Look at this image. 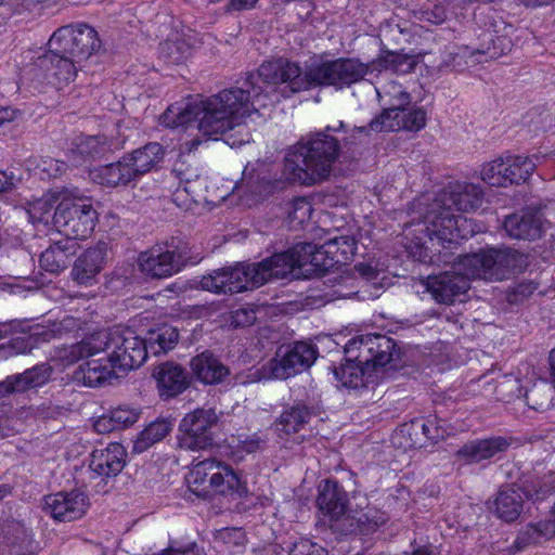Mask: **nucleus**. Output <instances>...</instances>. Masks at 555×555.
Here are the masks:
<instances>
[{
  "instance_id": "obj_56",
  "label": "nucleus",
  "mask_w": 555,
  "mask_h": 555,
  "mask_svg": "<svg viewBox=\"0 0 555 555\" xmlns=\"http://www.w3.org/2000/svg\"><path fill=\"white\" fill-rule=\"evenodd\" d=\"M53 204L48 198H40L36 201L31 208L30 214L34 218L41 222H48L53 209Z\"/></svg>"
},
{
  "instance_id": "obj_16",
  "label": "nucleus",
  "mask_w": 555,
  "mask_h": 555,
  "mask_svg": "<svg viewBox=\"0 0 555 555\" xmlns=\"http://www.w3.org/2000/svg\"><path fill=\"white\" fill-rule=\"evenodd\" d=\"M440 261L444 264H451L452 271L428 276L424 281V285L436 302L452 305L457 297L467 292L472 276L462 273L457 268L459 256L454 258L447 251H439L437 262Z\"/></svg>"
},
{
  "instance_id": "obj_14",
  "label": "nucleus",
  "mask_w": 555,
  "mask_h": 555,
  "mask_svg": "<svg viewBox=\"0 0 555 555\" xmlns=\"http://www.w3.org/2000/svg\"><path fill=\"white\" fill-rule=\"evenodd\" d=\"M218 415L212 408H198L186 413L178 427V447L189 451H201L214 444V428Z\"/></svg>"
},
{
  "instance_id": "obj_29",
  "label": "nucleus",
  "mask_w": 555,
  "mask_h": 555,
  "mask_svg": "<svg viewBox=\"0 0 555 555\" xmlns=\"http://www.w3.org/2000/svg\"><path fill=\"white\" fill-rule=\"evenodd\" d=\"M190 366L196 379L206 385L222 383L230 374L229 367L210 351L193 357Z\"/></svg>"
},
{
  "instance_id": "obj_4",
  "label": "nucleus",
  "mask_w": 555,
  "mask_h": 555,
  "mask_svg": "<svg viewBox=\"0 0 555 555\" xmlns=\"http://www.w3.org/2000/svg\"><path fill=\"white\" fill-rule=\"evenodd\" d=\"M344 121L327 126L324 131L307 135L284 157V175L301 185H313L326 180L340 153L339 141L328 132L345 130Z\"/></svg>"
},
{
  "instance_id": "obj_39",
  "label": "nucleus",
  "mask_w": 555,
  "mask_h": 555,
  "mask_svg": "<svg viewBox=\"0 0 555 555\" xmlns=\"http://www.w3.org/2000/svg\"><path fill=\"white\" fill-rule=\"evenodd\" d=\"M171 173L178 179V188L176 190V196L179 197L181 192L186 193L194 197L197 190L201 188L199 171L198 168L192 167L183 160L175 163Z\"/></svg>"
},
{
  "instance_id": "obj_61",
  "label": "nucleus",
  "mask_w": 555,
  "mask_h": 555,
  "mask_svg": "<svg viewBox=\"0 0 555 555\" xmlns=\"http://www.w3.org/2000/svg\"><path fill=\"white\" fill-rule=\"evenodd\" d=\"M258 0H230L229 10L231 11H244L250 10L255 7Z\"/></svg>"
},
{
  "instance_id": "obj_55",
  "label": "nucleus",
  "mask_w": 555,
  "mask_h": 555,
  "mask_svg": "<svg viewBox=\"0 0 555 555\" xmlns=\"http://www.w3.org/2000/svg\"><path fill=\"white\" fill-rule=\"evenodd\" d=\"M354 272H357L364 281L377 283L379 274L383 269H379L376 264L371 262H360L354 266Z\"/></svg>"
},
{
  "instance_id": "obj_33",
  "label": "nucleus",
  "mask_w": 555,
  "mask_h": 555,
  "mask_svg": "<svg viewBox=\"0 0 555 555\" xmlns=\"http://www.w3.org/2000/svg\"><path fill=\"white\" fill-rule=\"evenodd\" d=\"M179 339V332L171 325L164 324L157 328L150 330L146 336L142 338L149 354L158 357L172 350Z\"/></svg>"
},
{
  "instance_id": "obj_40",
  "label": "nucleus",
  "mask_w": 555,
  "mask_h": 555,
  "mask_svg": "<svg viewBox=\"0 0 555 555\" xmlns=\"http://www.w3.org/2000/svg\"><path fill=\"white\" fill-rule=\"evenodd\" d=\"M312 83L308 74L306 78L301 77L300 68L296 64L286 63L285 66L280 62V93L288 96L291 93L306 89Z\"/></svg>"
},
{
  "instance_id": "obj_28",
  "label": "nucleus",
  "mask_w": 555,
  "mask_h": 555,
  "mask_svg": "<svg viewBox=\"0 0 555 555\" xmlns=\"http://www.w3.org/2000/svg\"><path fill=\"white\" fill-rule=\"evenodd\" d=\"M503 437H491L468 441L456 451V456L466 463H479L489 460L508 448Z\"/></svg>"
},
{
  "instance_id": "obj_1",
  "label": "nucleus",
  "mask_w": 555,
  "mask_h": 555,
  "mask_svg": "<svg viewBox=\"0 0 555 555\" xmlns=\"http://www.w3.org/2000/svg\"><path fill=\"white\" fill-rule=\"evenodd\" d=\"M278 92V62H263L257 75L249 74L243 87L224 89L206 101H188L170 105L160 116L169 128L191 126L205 137L224 135L231 147L248 143L251 135L243 119L251 112L274 106Z\"/></svg>"
},
{
  "instance_id": "obj_46",
  "label": "nucleus",
  "mask_w": 555,
  "mask_h": 555,
  "mask_svg": "<svg viewBox=\"0 0 555 555\" xmlns=\"http://www.w3.org/2000/svg\"><path fill=\"white\" fill-rule=\"evenodd\" d=\"M192 53V47L185 39H169L160 44L159 55L169 64H180Z\"/></svg>"
},
{
  "instance_id": "obj_32",
  "label": "nucleus",
  "mask_w": 555,
  "mask_h": 555,
  "mask_svg": "<svg viewBox=\"0 0 555 555\" xmlns=\"http://www.w3.org/2000/svg\"><path fill=\"white\" fill-rule=\"evenodd\" d=\"M165 151L163 146L157 142H151L125 155V159H127L130 165L134 178L139 179L162 163Z\"/></svg>"
},
{
  "instance_id": "obj_41",
  "label": "nucleus",
  "mask_w": 555,
  "mask_h": 555,
  "mask_svg": "<svg viewBox=\"0 0 555 555\" xmlns=\"http://www.w3.org/2000/svg\"><path fill=\"white\" fill-rule=\"evenodd\" d=\"M68 242L62 241L48 247L40 256V266L48 272L59 273L66 269L69 260Z\"/></svg>"
},
{
  "instance_id": "obj_36",
  "label": "nucleus",
  "mask_w": 555,
  "mask_h": 555,
  "mask_svg": "<svg viewBox=\"0 0 555 555\" xmlns=\"http://www.w3.org/2000/svg\"><path fill=\"white\" fill-rule=\"evenodd\" d=\"M375 89L378 101L383 106L382 113H388L390 109H399L411 104L410 93L395 80H389Z\"/></svg>"
},
{
  "instance_id": "obj_63",
  "label": "nucleus",
  "mask_w": 555,
  "mask_h": 555,
  "mask_svg": "<svg viewBox=\"0 0 555 555\" xmlns=\"http://www.w3.org/2000/svg\"><path fill=\"white\" fill-rule=\"evenodd\" d=\"M15 119V111L11 107L0 106V127L5 122L13 121Z\"/></svg>"
},
{
  "instance_id": "obj_13",
  "label": "nucleus",
  "mask_w": 555,
  "mask_h": 555,
  "mask_svg": "<svg viewBox=\"0 0 555 555\" xmlns=\"http://www.w3.org/2000/svg\"><path fill=\"white\" fill-rule=\"evenodd\" d=\"M96 211L81 199H63L54 208L52 222L69 240H85L95 227Z\"/></svg>"
},
{
  "instance_id": "obj_18",
  "label": "nucleus",
  "mask_w": 555,
  "mask_h": 555,
  "mask_svg": "<svg viewBox=\"0 0 555 555\" xmlns=\"http://www.w3.org/2000/svg\"><path fill=\"white\" fill-rule=\"evenodd\" d=\"M108 257V245L100 241L86 249L74 262L70 275L81 286H92L99 282Z\"/></svg>"
},
{
  "instance_id": "obj_20",
  "label": "nucleus",
  "mask_w": 555,
  "mask_h": 555,
  "mask_svg": "<svg viewBox=\"0 0 555 555\" xmlns=\"http://www.w3.org/2000/svg\"><path fill=\"white\" fill-rule=\"evenodd\" d=\"M333 374L338 388L354 391L376 385L384 376L379 372L347 359L345 363L333 369Z\"/></svg>"
},
{
  "instance_id": "obj_50",
  "label": "nucleus",
  "mask_w": 555,
  "mask_h": 555,
  "mask_svg": "<svg viewBox=\"0 0 555 555\" xmlns=\"http://www.w3.org/2000/svg\"><path fill=\"white\" fill-rule=\"evenodd\" d=\"M489 41L492 42V46H488L483 49H477V50H470L469 48H462L461 54L463 57H469L472 59L473 63H481L482 59L481 56H486L487 59H496L499 57L502 52L503 48H501L502 40L498 38L496 41L492 39V34H489Z\"/></svg>"
},
{
  "instance_id": "obj_31",
  "label": "nucleus",
  "mask_w": 555,
  "mask_h": 555,
  "mask_svg": "<svg viewBox=\"0 0 555 555\" xmlns=\"http://www.w3.org/2000/svg\"><path fill=\"white\" fill-rule=\"evenodd\" d=\"M524 507V493L519 488H502L499 490L491 509L505 522L515 521Z\"/></svg>"
},
{
  "instance_id": "obj_15",
  "label": "nucleus",
  "mask_w": 555,
  "mask_h": 555,
  "mask_svg": "<svg viewBox=\"0 0 555 555\" xmlns=\"http://www.w3.org/2000/svg\"><path fill=\"white\" fill-rule=\"evenodd\" d=\"M427 112L420 106H402L399 109H390L388 113H380L373 118L367 126L354 127L352 134L348 138L350 142L357 138L356 134L369 135L371 131H399L405 130L418 132L425 128Z\"/></svg>"
},
{
  "instance_id": "obj_12",
  "label": "nucleus",
  "mask_w": 555,
  "mask_h": 555,
  "mask_svg": "<svg viewBox=\"0 0 555 555\" xmlns=\"http://www.w3.org/2000/svg\"><path fill=\"white\" fill-rule=\"evenodd\" d=\"M371 72V65L360 59L339 57L312 66L308 78L314 85L343 90L361 82Z\"/></svg>"
},
{
  "instance_id": "obj_27",
  "label": "nucleus",
  "mask_w": 555,
  "mask_h": 555,
  "mask_svg": "<svg viewBox=\"0 0 555 555\" xmlns=\"http://www.w3.org/2000/svg\"><path fill=\"white\" fill-rule=\"evenodd\" d=\"M111 151V144L103 135H79L72 145L67 155L73 166H80L87 160H94L105 156Z\"/></svg>"
},
{
  "instance_id": "obj_44",
  "label": "nucleus",
  "mask_w": 555,
  "mask_h": 555,
  "mask_svg": "<svg viewBox=\"0 0 555 555\" xmlns=\"http://www.w3.org/2000/svg\"><path fill=\"white\" fill-rule=\"evenodd\" d=\"M426 428L424 418H415L409 424H404L398 433L393 436V442L400 437L406 438L405 443L399 442L403 448H423L426 447L425 431Z\"/></svg>"
},
{
  "instance_id": "obj_3",
  "label": "nucleus",
  "mask_w": 555,
  "mask_h": 555,
  "mask_svg": "<svg viewBox=\"0 0 555 555\" xmlns=\"http://www.w3.org/2000/svg\"><path fill=\"white\" fill-rule=\"evenodd\" d=\"M101 353L108 356L121 374L140 367L147 359L142 337L133 330L120 326L98 331L76 344L64 346L59 357L66 364H74Z\"/></svg>"
},
{
  "instance_id": "obj_34",
  "label": "nucleus",
  "mask_w": 555,
  "mask_h": 555,
  "mask_svg": "<svg viewBox=\"0 0 555 555\" xmlns=\"http://www.w3.org/2000/svg\"><path fill=\"white\" fill-rule=\"evenodd\" d=\"M130 165L125 156L116 162L102 166L92 171L93 180L105 186L127 185L135 181L134 175L131 172Z\"/></svg>"
},
{
  "instance_id": "obj_38",
  "label": "nucleus",
  "mask_w": 555,
  "mask_h": 555,
  "mask_svg": "<svg viewBox=\"0 0 555 555\" xmlns=\"http://www.w3.org/2000/svg\"><path fill=\"white\" fill-rule=\"evenodd\" d=\"M504 172L507 184L525 182L537 167L539 157H525L519 155H506Z\"/></svg>"
},
{
  "instance_id": "obj_17",
  "label": "nucleus",
  "mask_w": 555,
  "mask_h": 555,
  "mask_svg": "<svg viewBox=\"0 0 555 555\" xmlns=\"http://www.w3.org/2000/svg\"><path fill=\"white\" fill-rule=\"evenodd\" d=\"M43 501L44 511L59 521H73L82 517L90 505L88 495L79 489L48 494Z\"/></svg>"
},
{
  "instance_id": "obj_23",
  "label": "nucleus",
  "mask_w": 555,
  "mask_h": 555,
  "mask_svg": "<svg viewBox=\"0 0 555 555\" xmlns=\"http://www.w3.org/2000/svg\"><path fill=\"white\" fill-rule=\"evenodd\" d=\"M20 323H0V358L30 352L38 344V337L34 334L18 332Z\"/></svg>"
},
{
  "instance_id": "obj_35",
  "label": "nucleus",
  "mask_w": 555,
  "mask_h": 555,
  "mask_svg": "<svg viewBox=\"0 0 555 555\" xmlns=\"http://www.w3.org/2000/svg\"><path fill=\"white\" fill-rule=\"evenodd\" d=\"M138 418L139 412L135 409L118 406L99 417L94 423V428L100 434L120 430L133 425Z\"/></svg>"
},
{
  "instance_id": "obj_45",
  "label": "nucleus",
  "mask_w": 555,
  "mask_h": 555,
  "mask_svg": "<svg viewBox=\"0 0 555 555\" xmlns=\"http://www.w3.org/2000/svg\"><path fill=\"white\" fill-rule=\"evenodd\" d=\"M330 254L337 259L338 264L352 259L357 250V241L347 234L334 235L326 240Z\"/></svg>"
},
{
  "instance_id": "obj_49",
  "label": "nucleus",
  "mask_w": 555,
  "mask_h": 555,
  "mask_svg": "<svg viewBox=\"0 0 555 555\" xmlns=\"http://www.w3.org/2000/svg\"><path fill=\"white\" fill-rule=\"evenodd\" d=\"M505 157L501 156L483 165L481 169V179L492 186H506L507 178L504 172Z\"/></svg>"
},
{
  "instance_id": "obj_48",
  "label": "nucleus",
  "mask_w": 555,
  "mask_h": 555,
  "mask_svg": "<svg viewBox=\"0 0 555 555\" xmlns=\"http://www.w3.org/2000/svg\"><path fill=\"white\" fill-rule=\"evenodd\" d=\"M309 417L308 409L302 404H296L285 410L280 416V425L286 434L297 433Z\"/></svg>"
},
{
  "instance_id": "obj_62",
  "label": "nucleus",
  "mask_w": 555,
  "mask_h": 555,
  "mask_svg": "<svg viewBox=\"0 0 555 555\" xmlns=\"http://www.w3.org/2000/svg\"><path fill=\"white\" fill-rule=\"evenodd\" d=\"M14 375L9 376L5 380L0 383V396L4 397L12 392H20L17 390V383L13 382Z\"/></svg>"
},
{
  "instance_id": "obj_47",
  "label": "nucleus",
  "mask_w": 555,
  "mask_h": 555,
  "mask_svg": "<svg viewBox=\"0 0 555 555\" xmlns=\"http://www.w3.org/2000/svg\"><path fill=\"white\" fill-rule=\"evenodd\" d=\"M416 65L413 56L388 52L386 55L378 60V66L386 70H392L398 74H406L414 69Z\"/></svg>"
},
{
  "instance_id": "obj_10",
  "label": "nucleus",
  "mask_w": 555,
  "mask_h": 555,
  "mask_svg": "<svg viewBox=\"0 0 555 555\" xmlns=\"http://www.w3.org/2000/svg\"><path fill=\"white\" fill-rule=\"evenodd\" d=\"M191 490L198 496L206 498L211 491L220 494H238L246 492L238 475L225 464L207 459L196 463L189 476Z\"/></svg>"
},
{
  "instance_id": "obj_11",
  "label": "nucleus",
  "mask_w": 555,
  "mask_h": 555,
  "mask_svg": "<svg viewBox=\"0 0 555 555\" xmlns=\"http://www.w3.org/2000/svg\"><path fill=\"white\" fill-rule=\"evenodd\" d=\"M192 259L188 243L172 238L162 245H155L138 257L142 273L152 279L169 278L182 270Z\"/></svg>"
},
{
  "instance_id": "obj_8",
  "label": "nucleus",
  "mask_w": 555,
  "mask_h": 555,
  "mask_svg": "<svg viewBox=\"0 0 555 555\" xmlns=\"http://www.w3.org/2000/svg\"><path fill=\"white\" fill-rule=\"evenodd\" d=\"M338 264L330 254L326 241L318 246L299 243L284 253H280V281L308 279L323 274Z\"/></svg>"
},
{
  "instance_id": "obj_60",
  "label": "nucleus",
  "mask_w": 555,
  "mask_h": 555,
  "mask_svg": "<svg viewBox=\"0 0 555 555\" xmlns=\"http://www.w3.org/2000/svg\"><path fill=\"white\" fill-rule=\"evenodd\" d=\"M15 188L13 173L0 170V193L9 192Z\"/></svg>"
},
{
  "instance_id": "obj_57",
  "label": "nucleus",
  "mask_w": 555,
  "mask_h": 555,
  "mask_svg": "<svg viewBox=\"0 0 555 555\" xmlns=\"http://www.w3.org/2000/svg\"><path fill=\"white\" fill-rule=\"evenodd\" d=\"M266 446V440L258 434H254L250 437H247L244 440H240L237 448L241 452L245 453H254L259 450H262Z\"/></svg>"
},
{
  "instance_id": "obj_54",
  "label": "nucleus",
  "mask_w": 555,
  "mask_h": 555,
  "mask_svg": "<svg viewBox=\"0 0 555 555\" xmlns=\"http://www.w3.org/2000/svg\"><path fill=\"white\" fill-rule=\"evenodd\" d=\"M416 14L421 21L431 24H441L447 20V11L442 4H435L433 9H421Z\"/></svg>"
},
{
  "instance_id": "obj_30",
  "label": "nucleus",
  "mask_w": 555,
  "mask_h": 555,
  "mask_svg": "<svg viewBox=\"0 0 555 555\" xmlns=\"http://www.w3.org/2000/svg\"><path fill=\"white\" fill-rule=\"evenodd\" d=\"M347 493L336 481L325 480L319 486L317 505L331 519L338 520L344 516L347 511Z\"/></svg>"
},
{
  "instance_id": "obj_42",
  "label": "nucleus",
  "mask_w": 555,
  "mask_h": 555,
  "mask_svg": "<svg viewBox=\"0 0 555 555\" xmlns=\"http://www.w3.org/2000/svg\"><path fill=\"white\" fill-rule=\"evenodd\" d=\"M555 390L546 382L534 384L525 392L526 404L538 412H544L553 406Z\"/></svg>"
},
{
  "instance_id": "obj_7",
  "label": "nucleus",
  "mask_w": 555,
  "mask_h": 555,
  "mask_svg": "<svg viewBox=\"0 0 555 555\" xmlns=\"http://www.w3.org/2000/svg\"><path fill=\"white\" fill-rule=\"evenodd\" d=\"M527 267V257L511 247H490L470 255H459L457 268L472 279L503 281Z\"/></svg>"
},
{
  "instance_id": "obj_43",
  "label": "nucleus",
  "mask_w": 555,
  "mask_h": 555,
  "mask_svg": "<svg viewBox=\"0 0 555 555\" xmlns=\"http://www.w3.org/2000/svg\"><path fill=\"white\" fill-rule=\"evenodd\" d=\"M51 374V369L47 364H39L26 370L22 374L14 375L13 382L17 383V390L21 392L44 385Z\"/></svg>"
},
{
  "instance_id": "obj_58",
  "label": "nucleus",
  "mask_w": 555,
  "mask_h": 555,
  "mask_svg": "<svg viewBox=\"0 0 555 555\" xmlns=\"http://www.w3.org/2000/svg\"><path fill=\"white\" fill-rule=\"evenodd\" d=\"M424 423L426 426L424 428L426 441L433 442L443 438L444 429L438 424L436 417L424 418Z\"/></svg>"
},
{
  "instance_id": "obj_19",
  "label": "nucleus",
  "mask_w": 555,
  "mask_h": 555,
  "mask_svg": "<svg viewBox=\"0 0 555 555\" xmlns=\"http://www.w3.org/2000/svg\"><path fill=\"white\" fill-rule=\"evenodd\" d=\"M276 173L275 160H257L245 167L238 188L243 189L246 194L264 198L276 190Z\"/></svg>"
},
{
  "instance_id": "obj_6",
  "label": "nucleus",
  "mask_w": 555,
  "mask_h": 555,
  "mask_svg": "<svg viewBox=\"0 0 555 555\" xmlns=\"http://www.w3.org/2000/svg\"><path fill=\"white\" fill-rule=\"evenodd\" d=\"M278 254L257 262H238L204 275L199 282L204 291L216 294H236L260 287L276 274Z\"/></svg>"
},
{
  "instance_id": "obj_51",
  "label": "nucleus",
  "mask_w": 555,
  "mask_h": 555,
  "mask_svg": "<svg viewBox=\"0 0 555 555\" xmlns=\"http://www.w3.org/2000/svg\"><path fill=\"white\" fill-rule=\"evenodd\" d=\"M388 520L386 513L378 509H369L362 514L358 521L365 531H374L380 526L385 525Z\"/></svg>"
},
{
  "instance_id": "obj_53",
  "label": "nucleus",
  "mask_w": 555,
  "mask_h": 555,
  "mask_svg": "<svg viewBox=\"0 0 555 555\" xmlns=\"http://www.w3.org/2000/svg\"><path fill=\"white\" fill-rule=\"evenodd\" d=\"M256 313L253 308L243 307L231 312V325L234 327H245L254 324Z\"/></svg>"
},
{
  "instance_id": "obj_25",
  "label": "nucleus",
  "mask_w": 555,
  "mask_h": 555,
  "mask_svg": "<svg viewBox=\"0 0 555 555\" xmlns=\"http://www.w3.org/2000/svg\"><path fill=\"white\" fill-rule=\"evenodd\" d=\"M117 366H113L108 356L105 359L90 360L82 363L74 372V379L88 387L102 386L105 383H112L113 379L120 377Z\"/></svg>"
},
{
  "instance_id": "obj_59",
  "label": "nucleus",
  "mask_w": 555,
  "mask_h": 555,
  "mask_svg": "<svg viewBox=\"0 0 555 555\" xmlns=\"http://www.w3.org/2000/svg\"><path fill=\"white\" fill-rule=\"evenodd\" d=\"M67 163L59 159H46L42 162V171L47 172L50 178H56L63 175L67 169Z\"/></svg>"
},
{
  "instance_id": "obj_52",
  "label": "nucleus",
  "mask_w": 555,
  "mask_h": 555,
  "mask_svg": "<svg viewBox=\"0 0 555 555\" xmlns=\"http://www.w3.org/2000/svg\"><path fill=\"white\" fill-rule=\"evenodd\" d=\"M288 555H327V552L317 543L309 540H300L294 543Z\"/></svg>"
},
{
  "instance_id": "obj_22",
  "label": "nucleus",
  "mask_w": 555,
  "mask_h": 555,
  "mask_svg": "<svg viewBox=\"0 0 555 555\" xmlns=\"http://www.w3.org/2000/svg\"><path fill=\"white\" fill-rule=\"evenodd\" d=\"M317 357L318 349L311 344L297 341L287 346L280 359V379L302 373L314 363Z\"/></svg>"
},
{
  "instance_id": "obj_64",
  "label": "nucleus",
  "mask_w": 555,
  "mask_h": 555,
  "mask_svg": "<svg viewBox=\"0 0 555 555\" xmlns=\"http://www.w3.org/2000/svg\"><path fill=\"white\" fill-rule=\"evenodd\" d=\"M415 238H416L415 245L422 249L421 254H420V260L423 262H426L427 258H428V261H433V258L427 255V247L425 246V244H426L425 237L416 236Z\"/></svg>"
},
{
  "instance_id": "obj_24",
  "label": "nucleus",
  "mask_w": 555,
  "mask_h": 555,
  "mask_svg": "<svg viewBox=\"0 0 555 555\" xmlns=\"http://www.w3.org/2000/svg\"><path fill=\"white\" fill-rule=\"evenodd\" d=\"M126 450L120 443H109L104 449L91 453L89 467L96 476L109 478L117 476L125 466Z\"/></svg>"
},
{
  "instance_id": "obj_9",
  "label": "nucleus",
  "mask_w": 555,
  "mask_h": 555,
  "mask_svg": "<svg viewBox=\"0 0 555 555\" xmlns=\"http://www.w3.org/2000/svg\"><path fill=\"white\" fill-rule=\"evenodd\" d=\"M344 352L348 361H354L382 374L387 365L400 358L395 340L380 334L357 335L346 343Z\"/></svg>"
},
{
  "instance_id": "obj_37",
  "label": "nucleus",
  "mask_w": 555,
  "mask_h": 555,
  "mask_svg": "<svg viewBox=\"0 0 555 555\" xmlns=\"http://www.w3.org/2000/svg\"><path fill=\"white\" fill-rule=\"evenodd\" d=\"M172 422L166 418L151 423L134 440L133 452L143 453L153 444L162 441L172 430Z\"/></svg>"
},
{
  "instance_id": "obj_5",
  "label": "nucleus",
  "mask_w": 555,
  "mask_h": 555,
  "mask_svg": "<svg viewBox=\"0 0 555 555\" xmlns=\"http://www.w3.org/2000/svg\"><path fill=\"white\" fill-rule=\"evenodd\" d=\"M483 201V192L480 185L474 183L457 184L447 197V194L439 201L443 207L437 202L435 207L429 210L422 223H418L420 233H424L430 242L437 240L438 243L444 244L457 243L459 238H465L468 234H474L470 227V220L452 212L451 205L460 211H470L478 209Z\"/></svg>"
},
{
  "instance_id": "obj_21",
  "label": "nucleus",
  "mask_w": 555,
  "mask_h": 555,
  "mask_svg": "<svg viewBox=\"0 0 555 555\" xmlns=\"http://www.w3.org/2000/svg\"><path fill=\"white\" fill-rule=\"evenodd\" d=\"M503 228L512 238L535 240L542 234L543 217L538 209H524L506 217Z\"/></svg>"
},
{
  "instance_id": "obj_26",
  "label": "nucleus",
  "mask_w": 555,
  "mask_h": 555,
  "mask_svg": "<svg viewBox=\"0 0 555 555\" xmlns=\"http://www.w3.org/2000/svg\"><path fill=\"white\" fill-rule=\"evenodd\" d=\"M153 376L163 398H172L184 391L189 385L188 374L182 366L165 362L154 369Z\"/></svg>"
},
{
  "instance_id": "obj_2",
  "label": "nucleus",
  "mask_w": 555,
  "mask_h": 555,
  "mask_svg": "<svg viewBox=\"0 0 555 555\" xmlns=\"http://www.w3.org/2000/svg\"><path fill=\"white\" fill-rule=\"evenodd\" d=\"M101 48L94 28L87 24L66 25L51 36L49 50L29 68L31 79L55 88L74 81L82 63Z\"/></svg>"
}]
</instances>
